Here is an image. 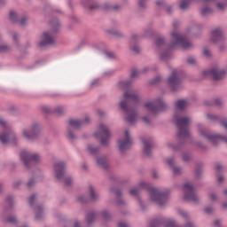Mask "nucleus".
Segmentation results:
<instances>
[{"label":"nucleus","mask_w":227,"mask_h":227,"mask_svg":"<svg viewBox=\"0 0 227 227\" xmlns=\"http://www.w3.org/2000/svg\"><path fill=\"white\" fill-rule=\"evenodd\" d=\"M54 113H56L59 116H63L65 114V107L63 106H59L53 109Z\"/></svg>","instance_id":"obj_34"},{"label":"nucleus","mask_w":227,"mask_h":227,"mask_svg":"<svg viewBox=\"0 0 227 227\" xmlns=\"http://www.w3.org/2000/svg\"><path fill=\"white\" fill-rule=\"evenodd\" d=\"M165 39L162 37H158L155 39V45L158 47H162V44L165 43Z\"/></svg>","instance_id":"obj_43"},{"label":"nucleus","mask_w":227,"mask_h":227,"mask_svg":"<svg viewBox=\"0 0 227 227\" xmlns=\"http://www.w3.org/2000/svg\"><path fill=\"white\" fill-rule=\"evenodd\" d=\"M120 107L121 109H122L125 114H128V116L126 117V121H128V123H130V125H134V123H136V120H137V112L136 111V108L129 107L127 100L121 101Z\"/></svg>","instance_id":"obj_7"},{"label":"nucleus","mask_w":227,"mask_h":227,"mask_svg":"<svg viewBox=\"0 0 227 227\" xmlns=\"http://www.w3.org/2000/svg\"><path fill=\"white\" fill-rule=\"evenodd\" d=\"M145 107L151 111V113H164L168 109V104L161 98H157L154 102L145 103Z\"/></svg>","instance_id":"obj_9"},{"label":"nucleus","mask_w":227,"mask_h":227,"mask_svg":"<svg viewBox=\"0 0 227 227\" xmlns=\"http://www.w3.org/2000/svg\"><path fill=\"white\" fill-rule=\"evenodd\" d=\"M98 8H100V4L95 1L90 5H89V10L90 11L98 10Z\"/></svg>","instance_id":"obj_48"},{"label":"nucleus","mask_w":227,"mask_h":227,"mask_svg":"<svg viewBox=\"0 0 227 227\" xmlns=\"http://www.w3.org/2000/svg\"><path fill=\"white\" fill-rule=\"evenodd\" d=\"M34 212H35V221H42L43 219V207L42 206L37 205L34 207Z\"/></svg>","instance_id":"obj_24"},{"label":"nucleus","mask_w":227,"mask_h":227,"mask_svg":"<svg viewBox=\"0 0 227 227\" xmlns=\"http://www.w3.org/2000/svg\"><path fill=\"white\" fill-rule=\"evenodd\" d=\"M191 159H192V156H191V154H189V153H183L184 162H191Z\"/></svg>","instance_id":"obj_44"},{"label":"nucleus","mask_w":227,"mask_h":227,"mask_svg":"<svg viewBox=\"0 0 227 227\" xmlns=\"http://www.w3.org/2000/svg\"><path fill=\"white\" fill-rule=\"evenodd\" d=\"M95 217H97V212L91 211V212L88 213L85 216L87 223L93 224V222L95 221Z\"/></svg>","instance_id":"obj_27"},{"label":"nucleus","mask_w":227,"mask_h":227,"mask_svg":"<svg viewBox=\"0 0 227 227\" xmlns=\"http://www.w3.org/2000/svg\"><path fill=\"white\" fill-rule=\"evenodd\" d=\"M137 42H139V35L133 34L129 41L130 45H136Z\"/></svg>","instance_id":"obj_39"},{"label":"nucleus","mask_w":227,"mask_h":227,"mask_svg":"<svg viewBox=\"0 0 227 227\" xmlns=\"http://www.w3.org/2000/svg\"><path fill=\"white\" fill-rule=\"evenodd\" d=\"M169 58V52L168 51H163L160 53V59H168Z\"/></svg>","instance_id":"obj_63"},{"label":"nucleus","mask_w":227,"mask_h":227,"mask_svg":"<svg viewBox=\"0 0 227 227\" xmlns=\"http://www.w3.org/2000/svg\"><path fill=\"white\" fill-rule=\"evenodd\" d=\"M203 54L206 56V58H212V51H210V50L207 48H204Z\"/></svg>","instance_id":"obj_60"},{"label":"nucleus","mask_w":227,"mask_h":227,"mask_svg":"<svg viewBox=\"0 0 227 227\" xmlns=\"http://www.w3.org/2000/svg\"><path fill=\"white\" fill-rule=\"evenodd\" d=\"M142 143L144 144L143 153L146 157L152 158V150L155 148V142L152 138H144Z\"/></svg>","instance_id":"obj_17"},{"label":"nucleus","mask_w":227,"mask_h":227,"mask_svg":"<svg viewBox=\"0 0 227 227\" xmlns=\"http://www.w3.org/2000/svg\"><path fill=\"white\" fill-rule=\"evenodd\" d=\"M203 173V170L201 168H197L195 170V178H201V175Z\"/></svg>","instance_id":"obj_56"},{"label":"nucleus","mask_w":227,"mask_h":227,"mask_svg":"<svg viewBox=\"0 0 227 227\" xmlns=\"http://www.w3.org/2000/svg\"><path fill=\"white\" fill-rule=\"evenodd\" d=\"M84 123H90V116L87 115L84 119L69 120V126L67 127V139H69V141H75V139H77V135H75L73 129L79 130Z\"/></svg>","instance_id":"obj_3"},{"label":"nucleus","mask_w":227,"mask_h":227,"mask_svg":"<svg viewBox=\"0 0 227 227\" xmlns=\"http://www.w3.org/2000/svg\"><path fill=\"white\" fill-rule=\"evenodd\" d=\"M224 75H226V70H219L217 67L202 71V77H204V79L213 77L214 81H221Z\"/></svg>","instance_id":"obj_12"},{"label":"nucleus","mask_w":227,"mask_h":227,"mask_svg":"<svg viewBox=\"0 0 227 227\" xmlns=\"http://www.w3.org/2000/svg\"><path fill=\"white\" fill-rule=\"evenodd\" d=\"M50 26L52 29V33H59V28L61 27V23L58 18H53L51 20H50Z\"/></svg>","instance_id":"obj_21"},{"label":"nucleus","mask_w":227,"mask_h":227,"mask_svg":"<svg viewBox=\"0 0 227 227\" xmlns=\"http://www.w3.org/2000/svg\"><path fill=\"white\" fill-rule=\"evenodd\" d=\"M0 141L2 142V145H8V143H12V145L17 146V136L13 131L0 133Z\"/></svg>","instance_id":"obj_15"},{"label":"nucleus","mask_w":227,"mask_h":227,"mask_svg":"<svg viewBox=\"0 0 227 227\" xmlns=\"http://www.w3.org/2000/svg\"><path fill=\"white\" fill-rule=\"evenodd\" d=\"M42 132V125L38 122H35L31 125L30 131L25 129L23 131V137L27 141H35L37 137H40V133Z\"/></svg>","instance_id":"obj_10"},{"label":"nucleus","mask_w":227,"mask_h":227,"mask_svg":"<svg viewBox=\"0 0 227 227\" xmlns=\"http://www.w3.org/2000/svg\"><path fill=\"white\" fill-rule=\"evenodd\" d=\"M123 97L126 100H129V98H130V100H134L136 104L139 102V96L136 94H130L129 91L124 92Z\"/></svg>","instance_id":"obj_26"},{"label":"nucleus","mask_w":227,"mask_h":227,"mask_svg":"<svg viewBox=\"0 0 227 227\" xmlns=\"http://www.w3.org/2000/svg\"><path fill=\"white\" fill-rule=\"evenodd\" d=\"M6 221L10 224H17V216L11 215V216L7 217Z\"/></svg>","instance_id":"obj_42"},{"label":"nucleus","mask_w":227,"mask_h":227,"mask_svg":"<svg viewBox=\"0 0 227 227\" xmlns=\"http://www.w3.org/2000/svg\"><path fill=\"white\" fill-rule=\"evenodd\" d=\"M210 13H214V10L212 8L204 7L200 10L201 17H207V15H210Z\"/></svg>","instance_id":"obj_33"},{"label":"nucleus","mask_w":227,"mask_h":227,"mask_svg":"<svg viewBox=\"0 0 227 227\" xmlns=\"http://www.w3.org/2000/svg\"><path fill=\"white\" fill-rule=\"evenodd\" d=\"M186 63H188V65H196V59L194 57H189L186 59Z\"/></svg>","instance_id":"obj_61"},{"label":"nucleus","mask_w":227,"mask_h":227,"mask_svg":"<svg viewBox=\"0 0 227 227\" xmlns=\"http://www.w3.org/2000/svg\"><path fill=\"white\" fill-rule=\"evenodd\" d=\"M129 194L131 196H135V198H137L142 210H146V207L143 204V200H141V197L139 196V190L131 189V190H129Z\"/></svg>","instance_id":"obj_23"},{"label":"nucleus","mask_w":227,"mask_h":227,"mask_svg":"<svg viewBox=\"0 0 227 227\" xmlns=\"http://www.w3.org/2000/svg\"><path fill=\"white\" fill-rule=\"evenodd\" d=\"M55 171V178L57 180H63L65 178V168H67V163L65 161H59L53 165Z\"/></svg>","instance_id":"obj_16"},{"label":"nucleus","mask_w":227,"mask_h":227,"mask_svg":"<svg viewBox=\"0 0 227 227\" xmlns=\"http://www.w3.org/2000/svg\"><path fill=\"white\" fill-rule=\"evenodd\" d=\"M110 191H111V192H114V194L117 198L116 205L118 207H121V205L122 206L126 205V202L123 200V199H121V194H122L121 189L111 188Z\"/></svg>","instance_id":"obj_19"},{"label":"nucleus","mask_w":227,"mask_h":227,"mask_svg":"<svg viewBox=\"0 0 227 227\" xmlns=\"http://www.w3.org/2000/svg\"><path fill=\"white\" fill-rule=\"evenodd\" d=\"M117 143H118V148L121 153H125L127 150H130L132 145H134V140L132 139V137H130V132L128 129H126L125 139L123 140L119 139Z\"/></svg>","instance_id":"obj_11"},{"label":"nucleus","mask_w":227,"mask_h":227,"mask_svg":"<svg viewBox=\"0 0 227 227\" xmlns=\"http://www.w3.org/2000/svg\"><path fill=\"white\" fill-rule=\"evenodd\" d=\"M119 86L121 90H130V86H132V81L126 80L119 82Z\"/></svg>","instance_id":"obj_29"},{"label":"nucleus","mask_w":227,"mask_h":227,"mask_svg":"<svg viewBox=\"0 0 227 227\" xmlns=\"http://www.w3.org/2000/svg\"><path fill=\"white\" fill-rule=\"evenodd\" d=\"M96 161L103 169H109V164L107 163V158L106 156L97 157Z\"/></svg>","instance_id":"obj_22"},{"label":"nucleus","mask_w":227,"mask_h":227,"mask_svg":"<svg viewBox=\"0 0 227 227\" xmlns=\"http://www.w3.org/2000/svg\"><path fill=\"white\" fill-rule=\"evenodd\" d=\"M89 189H90V201H98V194H97L95 192V188H93V186L90 185L89 187Z\"/></svg>","instance_id":"obj_31"},{"label":"nucleus","mask_w":227,"mask_h":227,"mask_svg":"<svg viewBox=\"0 0 227 227\" xmlns=\"http://www.w3.org/2000/svg\"><path fill=\"white\" fill-rule=\"evenodd\" d=\"M131 51L133 52H136V54H139V52H141V49L139 48V46H137V44H133V46L131 47Z\"/></svg>","instance_id":"obj_62"},{"label":"nucleus","mask_w":227,"mask_h":227,"mask_svg":"<svg viewBox=\"0 0 227 227\" xmlns=\"http://www.w3.org/2000/svg\"><path fill=\"white\" fill-rule=\"evenodd\" d=\"M111 129L109 127L104 123L99 124V130L94 133V137L96 139H100L102 146H109V139H111Z\"/></svg>","instance_id":"obj_6"},{"label":"nucleus","mask_w":227,"mask_h":227,"mask_svg":"<svg viewBox=\"0 0 227 227\" xmlns=\"http://www.w3.org/2000/svg\"><path fill=\"white\" fill-rule=\"evenodd\" d=\"M171 35H172V37L175 40V42H172L168 45L169 51H171L173 49H176V47H178V45H181V47L183 49H184V51H189L191 49H193L194 44H192V43L189 42V40H187V38H185L184 36H180L178 35V33H176V32H173Z\"/></svg>","instance_id":"obj_4"},{"label":"nucleus","mask_w":227,"mask_h":227,"mask_svg":"<svg viewBox=\"0 0 227 227\" xmlns=\"http://www.w3.org/2000/svg\"><path fill=\"white\" fill-rule=\"evenodd\" d=\"M95 0H82V4L85 8H88Z\"/></svg>","instance_id":"obj_53"},{"label":"nucleus","mask_w":227,"mask_h":227,"mask_svg":"<svg viewBox=\"0 0 227 227\" xmlns=\"http://www.w3.org/2000/svg\"><path fill=\"white\" fill-rule=\"evenodd\" d=\"M160 79L161 78L160 75L153 78L152 80L149 81L150 86H153V84H157V83L160 82Z\"/></svg>","instance_id":"obj_41"},{"label":"nucleus","mask_w":227,"mask_h":227,"mask_svg":"<svg viewBox=\"0 0 227 227\" xmlns=\"http://www.w3.org/2000/svg\"><path fill=\"white\" fill-rule=\"evenodd\" d=\"M87 150L91 153V155H97L100 152V146H93V145L89 144L87 145Z\"/></svg>","instance_id":"obj_30"},{"label":"nucleus","mask_w":227,"mask_h":227,"mask_svg":"<svg viewBox=\"0 0 227 227\" xmlns=\"http://www.w3.org/2000/svg\"><path fill=\"white\" fill-rule=\"evenodd\" d=\"M156 4L158 6H163V8H165V6L168 4V3H166V1H164V0H157Z\"/></svg>","instance_id":"obj_64"},{"label":"nucleus","mask_w":227,"mask_h":227,"mask_svg":"<svg viewBox=\"0 0 227 227\" xmlns=\"http://www.w3.org/2000/svg\"><path fill=\"white\" fill-rule=\"evenodd\" d=\"M212 35V43H217V42H224L226 40V37L223 35V30L220 28H215L211 32Z\"/></svg>","instance_id":"obj_18"},{"label":"nucleus","mask_w":227,"mask_h":227,"mask_svg":"<svg viewBox=\"0 0 227 227\" xmlns=\"http://www.w3.org/2000/svg\"><path fill=\"white\" fill-rule=\"evenodd\" d=\"M42 112L46 114H54V109L51 108V106H42Z\"/></svg>","instance_id":"obj_37"},{"label":"nucleus","mask_w":227,"mask_h":227,"mask_svg":"<svg viewBox=\"0 0 227 227\" xmlns=\"http://www.w3.org/2000/svg\"><path fill=\"white\" fill-rule=\"evenodd\" d=\"M27 20L29 18L27 16H23L20 20H19L20 26H27Z\"/></svg>","instance_id":"obj_47"},{"label":"nucleus","mask_w":227,"mask_h":227,"mask_svg":"<svg viewBox=\"0 0 227 227\" xmlns=\"http://www.w3.org/2000/svg\"><path fill=\"white\" fill-rule=\"evenodd\" d=\"M182 82H184V76H182V73L173 70L172 74L168 79V84L171 90V92L176 93V91L182 90Z\"/></svg>","instance_id":"obj_5"},{"label":"nucleus","mask_w":227,"mask_h":227,"mask_svg":"<svg viewBox=\"0 0 227 227\" xmlns=\"http://www.w3.org/2000/svg\"><path fill=\"white\" fill-rule=\"evenodd\" d=\"M102 216L105 219V221H109L111 219V214H109V212H107V210H104L102 211Z\"/></svg>","instance_id":"obj_49"},{"label":"nucleus","mask_w":227,"mask_h":227,"mask_svg":"<svg viewBox=\"0 0 227 227\" xmlns=\"http://www.w3.org/2000/svg\"><path fill=\"white\" fill-rule=\"evenodd\" d=\"M178 214H179V215H182V217L184 219H185L186 221H189V213H187L186 211L179 209Z\"/></svg>","instance_id":"obj_45"},{"label":"nucleus","mask_w":227,"mask_h":227,"mask_svg":"<svg viewBox=\"0 0 227 227\" xmlns=\"http://www.w3.org/2000/svg\"><path fill=\"white\" fill-rule=\"evenodd\" d=\"M105 56H106L108 59H116V56L114 53H113V51H105Z\"/></svg>","instance_id":"obj_50"},{"label":"nucleus","mask_w":227,"mask_h":227,"mask_svg":"<svg viewBox=\"0 0 227 227\" xmlns=\"http://www.w3.org/2000/svg\"><path fill=\"white\" fill-rule=\"evenodd\" d=\"M139 187L149 191L151 201L158 203L160 207H164V205L168 203V200L169 199V194L171 192L169 189H167L166 192H159V189L155 187L150 188V184L145 182L139 183Z\"/></svg>","instance_id":"obj_2"},{"label":"nucleus","mask_w":227,"mask_h":227,"mask_svg":"<svg viewBox=\"0 0 227 227\" xmlns=\"http://www.w3.org/2000/svg\"><path fill=\"white\" fill-rule=\"evenodd\" d=\"M216 6L219 10H222L223 11L224 9L227 8V4L226 3H221V2H218L216 3Z\"/></svg>","instance_id":"obj_54"},{"label":"nucleus","mask_w":227,"mask_h":227,"mask_svg":"<svg viewBox=\"0 0 227 227\" xmlns=\"http://www.w3.org/2000/svg\"><path fill=\"white\" fill-rule=\"evenodd\" d=\"M138 75H141V71L138 72V71L136 70V69H133V70L131 71V74H130L131 79H134V78L137 77Z\"/></svg>","instance_id":"obj_52"},{"label":"nucleus","mask_w":227,"mask_h":227,"mask_svg":"<svg viewBox=\"0 0 227 227\" xmlns=\"http://www.w3.org/2000/svg\"><path fill=\"white\" fill-rule=\"evenodd\" d=\"M20 157L27 169L31 168V162H40V154L33 153L29 151H22L20 154Z\"/></svg>","instance_id":"obj_8"},{"label":"nucleus","mask_w":227,"mask_h":227,"mask_svg":"<svg viewBox=\"0 0 227 227\" xmlns=\"http://www.w3.org/2000/svg\"><path fill=\"white\" fill-rule=\"evenodd\" d=\"M35 200H36V194H32L28 200L29 207H35Z\"/></svg>","instance_id":"obj_46"},{"label":"nucleus","mask_w":227,"mask_h":227,"mask_svg":"<svg viewBox=\"0 0 227 227\" xmlns=\"http://www.w3.org/2000/svg\"><path fill=\"white\" fill-rule=\"evenodd\" d=\"M35 185H36V179L35 178V176H32L27 183V189H32L33 187H35Z\"/></svg>","instance_id":"obj_36"},{"label":"nucleus","mask_w":227,"mask_h":227,"mask_svg":"<svg viewBox=\"0 0 227 227\" xmlns=\"http://www.w3.org/2000/svg\"><path fill=\"white\" fill-rule=\"evenodd\" d=\"M104 10H106V12H113V4L109 3H106L103 5Z\"/></svg>","instance_id":"obj_58"},{"label":"nucleus","mask_w":227,"mask_h":227,"mask_svg":"<svg viewBox=\"0 0 227 227\" xmlns=\"http://www.w3.org/2000/svg\"><path fill=\"white\" fill-rule=\"evenodd\" d=\"M184 189L189 191L185 192L184 200H186V201H193V203H196V205H198L200 203V198L194 193V186H192V184L189 183H186L184 184Z\"/></svg>","instance_id":"obj_14"},{"label":"nucleus","mask_w":227,"mask_h":227,"mask_svg":"<svg viewBox=\"0 0 227 227\" xmlns=\"http://www.w3.org/2000/svg\"><path fill=\"white\" fill-rule=\"evenodd\" d=\"M56 43L54 35L51 32H43L41 35V42L38 43L40 49H45L48 45H54Z\"/></svg>","instance_id":"obj_13"},{"label":"nucleus","mask_w":227,"mask_h":227,"mask_svg":"<svg viewBox=\"0 0 227 227\" xmlns=\"http://www.w3.org/2000/svg\"><path fill=\"white\" fill-rule=\"evenodd\" d=\"M174 118L178 129V132L176 133L177 145H175L173 143H168V146L171 148L173 152H180V150L185 146V143H187L185 137H191V130L189 129L191 119L189 117H179L176 114L174 115Z\"/></svg>","instance_id":"obj_1"},{"label":"nucleus","mask_w":227,"mask_h":227,"mask_svg":"<svg viewBox=\"0 0 227 227\" xmlns=\"http://www.w3.org/2000/svg\"><path fill=\"white\" fill-rule=\"evenodd\" d=\"M77 201H78V203H82V205H84L85 203H88V201H90V200L88 199V197H86L84 195H81L77 198Z\"/></svg>","instance_id":"obj_40"},{"label":"nucleus","mask_w":227,"mask_h":227,"mask_svg":"<svg viewBox=\"0 0 227 227\" xmlns=\"http://www.w3.org/2000/svg\"><path fill=\"white\" fill-rule=\"evenodd\" d=\"M108 33L116 38H123V34L118 30H108Z\"/></svg>","instance_id":"obj_35"},{"label":"nucleus","mask_w":227,"mask_h":227,"mask_svg":"<svg viewBox=\"0 0 227 227\" xmlns=\"http://www.w3.org/2000/svg\"><path fill=\"white\" fill-rule=\"evenodd\" d=\"M187 106H189V102L186 99H179L176 102V107L180 111H185Z\"/></svg>","instance_id":"obj_25"},{"label":"nucleus","mask_w":227,"mask_h":227,"mask_svg":"<svg viewBox=\"0 0 227 227\" xmlns=\"http://www.w3.org/2000/svg\"><path fill=\"white\" fill-rule=\"evenodd\" d=\"M9 19L11 22H12V24L19 23V16L17 15V12H15L14 11H10Z\"/></svg>","instance_id":"obj_32"},{"label":"nucleus","mask_w":227,"mask_h":227,"mask_svg":"<svg viewBox=\"0 0 227 227\" xmlns=\"http://www.w3.org/2000/svg\"><path fill=\"white\" fill-rule=\"evenodd\" d=\"M146 1L147 0H139L138 1L139 8H142V10H146Z\"/></svg>","instance_id":"obj_55"},{"label":"nucleus","mask_w":227,"mask_h":227,"mask_svg":"<svg viewBox=\"0 0 227 227\" xmlns=\"http://www.w3.org/2000/svg\"><path fill=\"white\" fill-rule=\"evenodd\" d=\"M6 205L4 207V210H8V208H13V196L8 195L5 199Z\"/></svg>","instance_id":"obj_28"},{"label":"nucleus","mask_w":227,"mask_h":227,"mask_svg":"<svg viewBox=\"0 0 227 227\" xmlns=\"http://www.w3.org/2000/svg\"><path fill=\"white\" fill-rule=\"evenodd\" d=\"M207 116L209 120L219 121V116L216 114H208Z\"/></svg>","instance_id":"obj_57"},{"label":"nucleus","mask_w":227,"mask_h":227,"mask_svg":"<svg viewBox=\"0 0 227 227\" xmlns=\"http://www.w3.org/2000/svg\"><path fill=\"white\" fill-rule=\"evenodd\" d=\"M167 164L169 166V168H171L174 175H180L182 168L176 167V162L175 161V159L173 158L168 159Z\"/></svg>","instance_id":"obj_20"},{"label":"nucleus","mask_w":227,"mask_h":227,"mask_svg":"<svg viewBox=\"0 0 227 227\" xmlns=\"http://www.w3.org/2000/svg\"><path fill=\"white\" fill-rule=\"evenodd\" d=\"M11 47L8 44H0V52L1 54H4L6 52H8L9 51H11Z\"/></svg>","instance_id":"obj_38"},{"label":"nucleus","mask_w":227,"mask_h":227,"mask_svg":"<svg viewBox=\"0 0 227 227\" xmlns=\"http://www.w3.org/2000/svg\"><path fill=\"white\" fill-rule=\"evenodd\" d=\"M73 182H74V179H72L71 176H68V177H67L66 180H65V185H66L67 187H70V185H72V183H73Z\"/></svg>","instance_id":"obj_59"},{"label":"nucleus","mask_w":227,"mask_h":227,"mask_svg":"<svg viewBox=\"0 0 227 227\" xmlns=\"http://www.w3.org/2000/svg\"><path fill=\"white\" fill-rule=\"evenodd\" d=\"M98 86H100V79H95L90 83V88H98Z\"/></svg>","instance_id":"obj_51"}]
</instances>
